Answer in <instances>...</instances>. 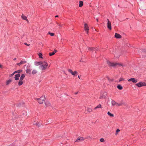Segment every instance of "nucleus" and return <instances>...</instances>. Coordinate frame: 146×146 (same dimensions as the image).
Listing matches in <instances>:
<instances>
[{"instance_id": "obj_18", "label": "nucleus", "mask_w": 146, "mask_h": 146, "mask_svg": "<svg viewBox=\"0 0 146 146\" xmlns=\"http://www.w3.org/2000/svg\"><path fill=\"white\" fill-rule=\"evenodd\" d=\"M31 70L29 69H27L26 70V72L27 73H29L30 74H31Z\"/></svg>"}, {"instance_id": "obj_6", "label": "nucleus", "mask_w": 146, "mask_h": 146, "mask_svg": "<svg viewBox=\"0 0 146 146\" xmlns=\"http://www.w3.org/2000/svg\"><path fill=\"white\" fill-rule=\"evenodd\" d=\"M107 21L108 23L107 24L108 28L110 30H111V22L108 19H107Z\"/></svg>"}, {"instance_id": "obj_12", "label": "nucleus", "mask_w": 146, "mask_h": 146, "mask_svg": "<svg viewBox=\"0 0 146 146\" xmlns=\"http://www.w3.org/2000/svg\"><path fill=\"white\" fill-rule=\"evenodd\" d=\"M84 29L85 30H89V27L87 24L86 23L84 24Z\"/></svg>"}, {"instance_id": "obj_41", "label": "nucleus", "mask_w": 146, "mask_h": 146, "mask_svg": "<svg viewBox=\"0 0 146 146\" xmlns=\"http://www.w3.org/2000/svg\"><path fill=\"white\" fill-rule=\"evenodd\" d=\"M58 17V15H56V16H55V17Z\"/></svg>"}, {"instance_id": "obj_46", "label": "nucleus", "mask_w": 146, "mask_h": 146, "mask_svg": "<svg viewBox=\"0 0 146 146\" xmlns=\"http://www.w3.org/2000/svg\"><path fill=\"white\" fill-rule=\"evenodd\" d=\"M77 93H78V92H76V93H75V94H77Z\"/></svg>"}, {"instance_id": "obj_27", "label": "nucleus", "mask_w": 146, "mask_h": 146, "mask_svg": "<svg viewBox=\"0 0 146 146\" xmlns=\"http://www.w3.org/2000/svg\"><path fill=\"white\" fill-rule=\"evenodd\" d=\"M22 70H18L17 71H15L14 72V73H19L21 72Z\"/></svg>"}, {"instance_id": "obj_40", "label": "nucleus", "mask_w": 146, "mask_h": 146, "mask_svg": "<svg viewBox=\"0 0 146 146\" xmlns=\"http://www.w3.org/2000/svg\"><path fill=\"white\" fill-rule=\"evenodd\" d=\"M86 31V33L87 34H88V30H85Z\"/></svg>"}, {"instance_id": "obj_36", "label": "nucleus", "mask_w": 146, "mask_h": 146, "mask_svg": "<svg viewBox=\"0 0 146 146\" xmlns=\"http://www.w3.org/2000/svg\"><path fill=\"white\" fill-rule=\"evenodd\" d=\"M15 74V73H14V72L13 74H11V75H10V77L12 76Z\"/></svg>"}, {"instance_id": "obj_4", "label": "nucleus", "mask_w": 146, "mask_h": 146, "mask_svg": "<svg viewBox=\"0 0 146 146\" xmlns=\"http://www.w3.org/2000/svg\"><path fill=\"white\" fill-rule=\"evenodd\" d=\"M136 85L138 87H141L143 86H146V84L145 82H140L137 84Z\"/></svg>"}, {"instance_id": "obj_21", "label": "nucleus", "mask_w": 146, "mask_h": 146, "mask_svg": "<svg viewBox=\"0 0 146 146\" xmlns=\"http://www.w3.org/2000/svg\"><path fill=\"white\" fill-rule=\"evenodd\" d=\"M117 88L120 90H121L123 89L122 87L119 85L117 86Z\"/></svg>"}, {"instance_id": "obj_37", "label": "nucleus", "mask_w": 146, "mask_h": 146, "mask_svg": "<svg viewBox=\"0 0 146 146\" xmlns=\"http://www.w3.org/2000/svg\"><path fill=\"white\" fill-rule=\"evenodd\" d=\"M24 44H25V45H27V46H28L30 45V44H28L26 43H24Z\"/></svg>"}, {"instance_id": "obj_15", "label": "nucleus", "mask_w": 146, "mask_h": 146, "mask_svg": "<svg viewBox=\"0 0 146 146\" xmlns=\"http://www.w3.org/2000/svg\"><path fill=\"white\" fill-rule=\"evenodd\" d=\"M45 104V105L47 107H49L51 106L50 103L48 101L46 102Z\"/></svg>"}, {"instance_id": "obj_44", "label": "nucleus", "mask_w": 146, "mask_h": 146, "mask_svg": "<svg viewBox=\"0 0 146 146\" xmlns=\"http://www.w3.org/2000/svg\"><path fill=\"white\" fill-rule=\"evenodd\" d=\"M16 59V58H15L13 60H15Z\"/></svg>"}, {"instance_id": "obj_28", "label": "nucleus", "mask_w": 146, "mask_h": 146, "mask_svg": "<svg viewBox=\"0 0 146 146\" xmlns=\"http://www.w3.org/2000/svg\"><path fill=\"white\" fill-rule=\"evenodd\" d=\"M87 111L89 112H90L92 111V110L90 108H88L87 109Z\"/></svg>"}, {"instance_id": "obj_23", "label": "nucleus", "mask_w": 146, "mask_h": 146, "mask_svg": "<svg viewBox=\"0 0 146 146\" xmlns=\"http://www.w3.org/2000/svg\"><path fill=\"white\" fill-rule=\"evenodd\" d=\"M108 114L111 117H113L114 115L113 114H111L109 111L108 112Z\"/></svg>"}, {"instance_id": "obj_17", "label": "nucleus", "mask_w": 146, "mask_h": 146, "mask_svg": "<svg viewBox=\"0 0 146 146\" xmlns=\"http://www.w3.org/2000/svg\"><path fill=\"white\" fill-rule=\"evenodd\" d=\"M37 72V71L35 69H34L32 72V74H36Z\"/></svg>"}, {"instance_id": "obj_14", "label": "nucleus", "mask_w": 146, "mask_h": 146, "mask_svg": "<svg viewBox=\"0 0 146 146\" xmlns=\"http://www.w3.org/2000/svg\"><path fill=\"white\" fill-rule=\"evenodd\" d=\"M42 62H35V65L36 66H38L41 64Z\"/></svg>"}, {"instance_id": "obj_9", "label": "nucleus", "mask_w": 146, "mask_h": 146, "mask_svg": "<svg viewBox=\"0 0 146 146\" xmlns=\"http://www.w3.org/2000/svg\"><path fill=\"white\" fill-rule=\"evenodd\" d=\"M27 62L26 61L23 60H22L20 62L17 64V65L18 66H20L21 64H24Z\"/></svg>"}, {"instance_id": "obj_42", "label": "nucleus", "mask_w": 146, "mask_h": 146, "mask_svg": "<svg viewBox=\"0 0 146 146\" xmlns=\"http://www.w3.org/2000/svg\"><path fill=\"white\" fill-rule=\"evenodd\" d=\"M78 77L79 79H80V77L79 76H78Z\"/></svg>"}, {"instance_id": "obj_8", "label": "nucleus", "mask_w": 146, "mask_h": 146, "mask_svg": "<svg viewBox=\"0 0 146 146\" xmlns=\"http://www.w3.org/2000/svg\"><path fill=\"white\" fill-rule=\"evenodd\" d=\"M128 81H132L133 83H136L137 82V80L136 79H135V78H132L128 79Z\"/></svg>"}, {"instance_id": "obj_39", "label": "nucleus", "mask_w": 146, "mask_h": 146, "mask_svg": "<svg viewBox=\"0 0 146 146\" xmlns=\"http://www.w3.org/2000/svg\"><path fill=\"white\" fill-rule=\"evenodd\" d=\"M57 52V50H54L53 52L54 53V54Z\"/></svg>"}, {"instance_id": "obj_38", "label": "nucleus", "mask_w": 146, "mask_h": 146, "mask_svg": "<svg viewBox=\"0 0 146 146\" xmlns=\"http://www.w3.org/2000/svg\"><path fill=\"white\" fill-rule=\"evenodd\" d=\"M88 138H90L91 139H92V138H91V137L90 136H88L87 137H86V138H85V139H88Z\"/></svg>"}, {"instance_id": "obj_20", "label": "nucleus", "mask_w": 146, "mask_h": 146, "mask_svg": "<svg viewBox=\"0 0 146 146\" xmlns=\"http://www.w3.org/2000/svg\"><path fill=\"white\" fill-rule=\"evenodd\" d=\"M83 5V2L82 1H80L79 2V6L80 7H82Z\"/></svg>"}, {"instance_id": "obj_26", "label": "nucleus", "mask_w": 146, "mask_h": 146, "mask_svg": "<svg viewBox=\"0 0 146 146\" xmlns=\"http://www.w3.org/2000/svg\"><path fill=\"white\" fill-rule=\"evenodd\" d=\"M12 81V80H8L6 82V84L8 85Z\"/></svg>"}, {"instance_id": "obj_7", "label": "nucleus", "mask_w": 146, "mask_h": 146, "mask_svg": "<svg viewBox=\"0 0 146 146\" xmlns=\"http://www.w3.org/2000/svg\"><path fill=\"white\" fill-rule=\"evenodd\" d=\"M85 139L84 138L81 137H79L75 141L76 142H79L80 141H83Z\"/></svg>"}, {"instance_id": "obj_11", "label": "nucleus", "mask_w": 146, "mask_h": 146, "mask_svg": "<svg viewBox=\"0 0 146 146\" xmlns=\"http://www.w3.org/2000/svg\"><path fill=\"white\" fill-rule=\"evenodd\" d=\"M115 37L117 38H119L121 37V35L117 33H115Z\"/></svg>"}, {"instance_id": "obj_2", "label": "nucleus", "mask_w": 146, "mask_h": 146, "mask_svg": "<svg viewBox=\"0 0 146 146\" xmlns=\"http://www.w3.org/2000/svg\"><path fill=\"white\" fill-rule=\"evenodd\" d=\"M48 65V64L47 62L45 61L42 62L41 64L39 67V68L42 70L46 69Z\"/></svg>"}, {"instance_id": "obj_5", "label": "nucleus", "mask_w": 146, "mask_h": 146, "mask_svg": "<svg viewBox=\"0 0 146 146\" xmlns=\"http://www.w3.org/2000/svg\"><path fill=\"white\" fill-rule=\"evenodd\" d=\"M111 104L112 106L116 105V106H120L122 105L121 104H118L114 100H112L111 102Z\"/></svg>"}, {"instance_id": "obj_29", "label": "nucleus", "mask_w": 146, "mask_h": 146, "mask_svg": "<svg viewBox=\"0 0 146 146\" xmlns=\"http://www.w3.org/2000/svg\"><path fill=\"white\" fill-rule=\"evenodd\" d=\"M48 34H49L51 36H53L54 35V34L53 33H51L50 32H49L48 33Z\"/></svg>"}, {"instance_id": "obj_30", "label": "nucleus", "mask_w": 146, "mask_h": 146, "mask_svg": "<svg viewBox=\"0 0 146 146\" xmlns=\"http://www.w3.org/2000/svg\"><path fill=\"white\" fill-rule=\"evenodd\" d=\"M68 71L70 73H71V74H72V73H73V72L72 71V70L70 69H68Z\"/></svg>"}, {"instance_id": "obj_45", "label": "nucleus", "mask_w": 146, "mask_h": 146, "mask_svg": "<svg viewBox=\"0 0 146 146\" xmlns=\"http://www.w3.org/2000/svg\"><path fill=\"white\" fill-rule=\"evenodd\" d=\"M57 24L59 26H60V25L59 23H57Z\"/></svg>"}, {"instance_id": "obj_48", "label": "nucleus", "mask_w": 146, "mask_h": 146, "mask_svg": "<svg viewBox=\"0 0 146 146\" xmlns=\"http://www.w3.org/2000/svg\"><path fill=\"white\" fill-rule=\"evenodd\" d=\"M102 98V97H101L100 98Z\"/></svg>"}, {"instance_id": "obj_31", "label": "nucleus", "mask_w": 146, "mask_h": 146, "mask_svg": "<svg viewBox=\"0 0 146 146\" xmlns=\"http://www.w3.org/2000/svg\"><path fill=\"white\" fill-rule=\"evenodd\" d=\"M94 48H88V50H90L91 51H93L94 50Z\"/></svg>"}, {"instance_id": "obj_47", "label": "nucleus", "mask_w": 146, "mask_h": 146, "mask_svg": "<svg viewBox=\"0 0 146 146\" xmlns=\"http://www.w3.org/2000/svg\"><path fill=\"white\" fill-rule=\"evenodd\" d=\"M98 50V49H96V50Z\"/></svg>"}, {"instance_id": "obj_10", "label": "nucleus", "mask_w": 146, "mask_h": 146, "mask_svg": "<svg viewBox=\"0 0 146 146\" xmlns=\"http://www.w3.org/2000/svg\"><path fill=\"white\" fill-rule=\"evenodd\" d=\"M20 76V74H16L15 75V80H19V78Z\"/></svg>"}, {"instance_id": "obj_32", "label": "nucleus", "mask_w": 146, "mask_h": 146, "mask_svg": "<svg viewBox=\"0 0 146 146\" xmlns=\"http://www.w3.org/2000/svg\"><path fill=\"white\" fill-rule=\"evenodd\" d=\"M54 54V52H52V53H50L49 54V56H52V55H53Z\"/></svg>"}, {"instance_id": "obj_25", "label": "nucleus", "mask_w": 146, "mask_h": 146, "mask_svg": "<svg viewBox=\"0 0 146 146\" xmlns=\"http://www.w3.org/2000/svg\"><path fill=\"white\" fill-rule=\"evenodd\" d=\"M38 55L39 56V58H42V55L41 53H39L38 54Z\"/></svg>"}, {"instance_id": "obj_13", "label": "nucleus", "mask_w": 146, "mask_h": 146, "mask_svg": "<svg viewBox=\"0 0 146 146\" xmlns=\"http://www.w3.org/2000/svg\"><path fill=\"white\" fill-rule=\"evenodd\" d=\"M22 18L24 20H26L27 21H28V20L27 19V17L26 16H25L23 14H22L21 16Z\"/></svg>"}, {"instance_id": "obj_1", "label": "nucleus", "mask_w": 146, "mask_h": 146, "mask_svg": "<svg viewBox=\"0 0 146 146\" xmlns=\"http://www.w3.org/2000/svg\"><path fill=\"white\" fill-rule=\"evenodd\" d=\"M107 64L109 66H112L114 67H118L120 66H122V64H121L115 62H111L109 61H107Z\"/></svg>"}, {"instance_id": "obj_24", "label": "nucleus", "mask_w": 146, "mask_h": 146, "mask_svg": "<svg viewBox=\"0 0 146 146\" xmlns=\"http://www.w3.org/2000/svg\"><path fill=\"white\" fill-rule=\"evenodd\" d=\"M77 73H78L77 71H74L73 72V73H72V74L74 76H75Z\"/></svg>"}, {"instance_id": "obj_3", "label": "nucleus", "mask_w": 146, "mask_h": 146, "mask_svg": "<svg viewBox=\"0 0 146 146\" xmlns=\"http://www.w3.org/2000/svg\"><path fill=\"white\" fill-rule=\"evenodd\" d=\"M45 96H42L40 98L37 99V100H38V102L40 104H41L45 100Z\"/></svg>"}, {"instance_id": "obj_22", "label": "nucleus", "mask_w": 146, "mask_h": 146, "mask_svg": "<svg viewBox=\"0 0 146 146\" xmlns=\"http://www.w3.org/2000/svg\"><path fill=\"white\" fill-rule=\"evenodd\" d=\"M23 84L22 80H19V81L18 82V85L19 86H20Z\"/></svg>"}, {"instance_id": "obj_49", "label": "nucleus", "mask_w": 146, "mask_h": 146, "mask_svg": "<svg viewBox=\"0 0 146 146\" xmlns=\"http://www.w3.org/2000/svg\"><path fill=\"white\" fill-rule=\"evenodd\" d=\"M1 65H0V67H1Z\"/></svg>"}, {"instance_id": "obj_16", "label": "nucleus", "mask_w": 146, "mask_h": 146, "mask_svg": "<svg viewBox=\"0 0 146 146\" xmlns=\"http://www.w3.org/2000/svg\"><path fill=\"white\" fill-rule=\"evenodd\" d=\"M25 76L24 74H22L21 75V76L20 78V80H22L25 77Z\"/></svg>"}, {"instance_id": "obj_43", "label": "nucleus", "mask_w": 146, "mask_h": 146, "mask_svg": "<svg viewBox=\"0 0 146 146\" xmlns=\"http://www.w3.org/2000/svg\"><path fill=\"white\" fill-rule=\"evenodd\" d=\"M96 21L97 22L98 21V18L96 19Z\"/></svg>"}, {"instance_id": "obj_19", "label": "nucleus", "mask_w": 146, "mask_h": 146, "mask_svg": "<svg viewBox=\"0 0 146 146\" xmlns=\"http://www.w3.org/2000/svg\"><path fill=\"white\" fill-rule=\"evenodd\" d=\"M102 106L100 104H99L94 109L96 110L97 108H101Z\"/></svg>"}, {"instance_id": "obj_34", "label": "nucleus", "mask_w": 146, "mask_h": 146, "mask_svg": "<svg viewBox=\"0 0 146 146\" xmlns=\"http://www.w3.org/2000/svg\"><path fill=\"white\" fill-rule=\"evenodd\" d=\"M100 141L102 142H103L104 141V140L103 138H101L100 139Z\"/></svg>"}, {"instance_id": "obj_33", "label": "nucleus", "mask_w": 146, "mask_h": 146, "mask_svg": "<svg viewBox=\"0 0 146 146\" xmlns=\"http://www.w3.org/2000/svg\"><path fill=\"white\" fill-rule=\"evenodd\" d=\"M120 130L119 129H117L116 131V133H115V135H117L118 134V132L120 131Z\"/></svg>"}, {"instance_id": "obj_35", "label": "nucleus", "mask_w": 146, "mask_h": 146, "mask_svg": "<svg viewBox=\"0 0 146 146\" xmlns=\"http://www.w3.org/2000/svg\"><path fill=\"white\" fill-rule=\"evenodd\" d=\"M124 80L123 79V78H121L119 80V82H120L121 81H124Z\"/></svg>"}]
</instances>
